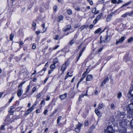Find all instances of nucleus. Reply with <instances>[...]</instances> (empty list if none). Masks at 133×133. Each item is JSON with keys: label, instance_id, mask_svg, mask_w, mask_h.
<instances>
[{"label": "nucleus", "instance_id": "obj_18", "mask_svg": "<svg viewBox=\"0 0 133 133\" xmlns=\"http://www.w3.org/2000/svg\"><path fill=\"white\" fill-rule=\"evenodd\" d=\"M58 61V59L57 58H54L53 61V63L56 64L57 63Z\"/></svg>", "mask_w": 133, "mask_h": 133}, {"label": "nucleus", "instance_id": "obj_25", "mask_svg": "<svg viewBox=\"0 0 133 133\" xmlns=\"http://www.w3.org/2000/svg\"><path fill=\"white\" fill-rule=\"evenodd\" d=\"M30 85L29 84L28 85L26 88V90L25 91V92L26 93H27L30 89Z\"/></svg>", "mask_w": 133, "mask_h": 133}, {"label": "nucleus", "instance_id": "obj_36", "mask_svg": "<svg viewBox=\"0 0 133 133\" xmlns=\"http://www.w3.org/2000/svg\"><path fill=\"white\" fill-rule=\"evenodd\" d=\"M42 95V92H40L39 94L37 95L36 96L37 98H39L41 96V95Z\"/></svg>", "mask_w": 133, "mask_h": 133}, {"label": "nucleus", "instance_id": "obj_32", "mask_svg": "<svg viewBox=\"0 0 133 133\" xmlns=\"http://www.w3.org/2000/svg\"><path fill=\"white\" fill-rule=\"evenodd\" d=\"M14 34L11 33L10 34V40L12 41V40L13 38L14 37Z\"/></svg>", "mask_w": 133, "mask_h": 133}, {"label": "nucleus", "instance_id": "obj_42", "mask_svg": "<svg viewBox=\"0 0 133 133\" xmlns=\"http://www.w3.org/2000/svg\"><path fill=\"white\" fill-rule=\"evenodd\" d=\"M89 125L88 121V120H86L85 121V126H88Z\"/></svg>", "mask_w": 133, "mask_h": 133}, {"label": "nucleus", "instance_id": "obj_12", "mask_svg": "<svg viewBox=\"0 0 133 133\" xmlns=\"http://www.w3.org/2000/svg\"><path fill=\"white\" fill-rule=\"evenodd\" d=\"M71 26L70 25H67L63 29V31L66 32L70 30L71 28Z\"/></svg>", "mask_w": 133, "mask_h": 133}, {"label": "nucleus", "instance_id": "obj_50", "mask_svg": "<svg viewBox=\"0 0 133 133\" xmlns=\"http://www.w3.org/2000/svg\"><path fill=\"white\" fill-rule=\"evenodd\" d=\"M69 72H68L67 73L66 76H65V78L64 79L65 80L66 79L68 78V75H69Z\"/></svg>", "mask_w": 133, "mask_h": 133}, {"label": "nucleus", "instance_id": "obj_58", "mask_svg": "<svg viewBox=\"0 0 133 133\" xmlns=\"http://www.w3.org/2000/svg\"><path fill=\"white\" fill-rule=\"evenodd\" d=\"M19 43L20 46H21L23 45V43L22 41H21L19 42Z\"/></svg>", "mask_w": 133, "mask_h": 133}, {"label": "nucleus", "instance_id": "obj_31", "mask_svg": "<svg viewBox=\"0 0 133 133\" xmlns=\"http://www.w3.org/2000/svg\"><path fill=\"white\" fill-rule=\"evenodd\" d=\"M36 90V88L35 87H34L32 89V92L30 94H32L33 93L35 92Z\"/></svg>", "mask_w": 133, "mask_h": 133}, {"label": "nucleus", "instance_id": "obj_53", "mask_svg": "<svg viewBox=\"0 0 133 133\" xmlns=\"http://www.w3.org/2000/svg\"><path fill=\"white\" fill-rule=\"evenodd\" d=\"M48 112V110L47 109H45L44 111L43 114L45 115H46V114Z\"/></svg>", "mask_w": 133, "mask_h": 133}, {"label": "nucleus", "instance_id": "obj_22", "mask_svg": "<svg viewBox=\"0 0 133 133\" xmlns=\"http://www.w3.org/2000/svg\"><path fill=\"white\" fill-rule=\"evenodd\" d=\"M25 81L21 83L18 86V89H19L20 88H22V85L25 83Z\"/></svg>", "mask_w": 133, "mask_h": 133}, {"label": "nucleus", "instance_id": "obj_9", "mask_svg": "<svg viewBox=\"0 0 133 133\" xmlns=\"http://www.w3.org/2000/svg\"><path fill=\"white\" fill-rule=\"evenodd\" d=\"M125 115L123 112H121L119 111L118 112L117 116L119 118H123L124 117Z\"/></svg>", "mask_w": 133, "mask_h": 133}, {"label": "nucleus", "instance_id": "obj_61", "mask_svg": "<svg viewBox=\"0 0 133 133\" xmlns=\"http://www.w3.org/2000/svg\"><path fill=\"white\" fill-rule=\"evenodd\" d=\"M97 20L95 19L93 22V23L94 24H95L97 22Z\"/></svg>", "mask_w": 133, "mask_h": 133}, {"label": "nucleus", "instance_id": "obj_44", "mask_svg": "<svg viewBox=\"0 0 133 133\" xmlns=\"http://www.w3.org/2000/svg\"><path fill=\"white\" fill-rule=\"evenodd\" d=\"M85 78L84 77L82 76V77L80 79V80L78 82V84H77V86L78 87V85L79 84V83L81 82L82 81L83 79Z\"/></svg>", "mask_w": 133, "mask_h": 133}, {"label": "nucleus", "instance_id": "obj_45", "mask_svg": "<svg viewBox=\"0 0 133 133\" xmlns=\"http://www.w3.org/2000/svg\"><path fill=\"white\" fill-rule=\"evenodd\" d=\"M36 45L35 44V43L33 44L32 46V49H36Z\"/></svg>", "mask_w": 133, "mask_h": 133}, {"label": "nucleus", "instance_id": "obj_49", "mask_svg": "<svg viewBox=\"0 0 133 133\" xmlns=\"http://www.w3.org/2000/svg\"><path fill=\"white\" fill-rule=\"evenodd\" d=\"M53 71V70L52 69H51L49 70L48 72V74L49 75L51 74L52 72Z\"/></svg>", "mask_w": 133, "mask_h": 133}, {"label": "nucleus", "instance_id": "obj_2", "mask_svg": "<svg viewBox=\"0 0 133 133\" xmlns=\"http://www.w3.org/2000/svg\"><path fill=\"white\" fill-rule=\"evenodd\" d=\"M129 108L128 111L129 112L131 117H133V103H131L129 104L128 105Z\"/></svg>", "mask_w": 133, "mask_h": 133}, {"label": "nucleus", "instance_id": "obj_27", "mask_svg": "<svg viewBox=\"0 0 133 133\" xmlns=\"http://www.w3.org/2000/svg\"><path fill=\"white\" fill-rule=\"evenodd\" d=\"M110 108L112 110L115 109V107L114 103H111L110 105Z\"/></svg>", "mask_w": 133, "mask_h": 133}, {"label": "nucleus", "instance_id": "obj_17", "mask_svg": "<svg viewBox=\"0 0 133 133\" xmlns=\"http://www.w3.org/2000/svg\"><path fill=\"white\" fill-rule=\"evenodd\" d=\"M92 13H94L95 14H97L98 13V12H96V8H94L92 9Z\"/></svg>", "mask_w": 133, "mask_h": 133}, {"label": "nucleus", "instance_id": "obj_4", "mask_svg": "<svg viewBox=\"0 0 133 133\" xmlns=\"http://www.w3.org/2000/svg\"><path fill=\"white\" fill-rule=\"evenodd\" d=\"M114 130L112 127L109 126L105 130V133H114Z\"/></svg>", "mask_w": 133, "mask_h": 133}, {"label": "nucleus", "instance_id": "obj_15", "mask_svg": "<svg viewBox=\"0 0 133 133\" xmlns=\"http://www.w3.org/2000/svg\"><path fill=\"white\" fill-rule=\"evenodd\" d=\"M62 118V117L61 116H59L58 118L57 121V124H59V125H61L62 124H63L64 123H59L61 119V118Z\"/></svg>", "mask_w": 133, "mask_h": 133}, {"label": "nucleus", "instance_id": "obj_20", "mask_svg": "<svg viewBox=\"0 0 133 133\" xmlns=\"http://www.w3.org/2000/svg\"><path fill=\"white\" fill-rule=\"evenodd\" d=\"M131 3V2H128L123 4L121 7V8H122L124 7V6H127L129 5Z\"/></svg>", "mask_w": 133, "mask_h": 133}, {"label": "nucleus", "instance_id": "obj_10", "mask_svg": "<svg viewBox=\"0 0 133 133\" xmlns=\"http://www.w3.org/2000/svg\"><path fill=\"white\" fill-rule=\"evenodd\" d=\"M93 79L92 76L91 75H89L87 76L86 78V81H91Z\"/></svg>", "mask_w": 133, "mask_h": 133}, {"label": "nucleus", "instance_id": "obj_62", "mask_svg": "<svg viewBox=\"0 0 133 133\" xmlns=\"http://www.w3.org/2000/svg\"><path fill=\"white\" fill-rule=\"evenodd\" d=\"M36 25V23L34 22H33L32 24V26L33 27H35Z\"/></svg>", "mask_w": 133, "mask_h": 133}, {"label": "nucleus", "instance_id": "obj_60", "mask_svg": "<svg viewBox=\"0 0 133 133\" xmlns=\"http://www.w3.org/2000/svg\"><path fill=\"white\" fill-rule=\"evenodd\" d=\"M57 8V6H55L53 8L54 10L56 12V9Z\"/></svg>", "mask_w": 133, "mask_h": 133}, {"label": "nucleus", "instance_id": "obj_54", "mask_svg": "<svg viewBox=\"0 0 133 133\" xmlns=\"http://www.w3.org/2000/svg\"><path fill=\"white\" fill-rule=\"evenodd\" d=\"M95 126L94 125H92V126L90 127V129L91 130H93L95 128Z\"/></svg>", "mask_w": 133, "mask_h": 133}, {"label": "nucleus", "instance_id": "obj_26", "mask_svg": "<svg viewBox=\"0 0 133 133\" xmlns=\"http://www.w3.org/2000/svg\"><path fill=\"white\" fill-rule=\"evenodd\" d=\"M14 108V107L13 106H12L10 109V110L8 112L11 113V115H12L13 114V111H12V110Z\"/></svg>", "mask_w": 133, "mask_h": 133}, {"label": "nucleus", "instance_id": "obj_41", "mask_svg": "<svg viewBox=\"0 0 133 133\" xmlns=\"http://www.w3.org/2000/svg\"><path fill=\"white\" fill-rule=\"evenodd\" d=\"M128 15L127 12H126L125 14L122 15L121 16V17H126Z\"/></svg>", "mask_w": 133, "mask_h": 133}, {"label": "nucleus", "instance_id": "obj_11", "mask_svg": "<svg viewBox=\"0 0 133 133\" xmlns=\"http://www.w3.org/2000/svg\"><path fill=\"white\" fill-rule=\"evenodd\" d=\"M109 80V78L108 77L105 78L104 80L102 82L101 86L103 87L104 86V84H105L107 82H108Z\"/></svg>", "mask_w": 133, "mask_h": 133}, {"label": "nucleus", "instance_id": "obj_6", "mask_svg": "<svg viewBox=\"0 0 133 133\" xmlns=\"http://www.w3.org/2000/svg\"><path fill=\"white\" fill-rule=\"evenodd\" d=\"M82 125V124L78 122V124L76 125V128L75 129V131L77 133L79 132L80 131L81 127Z\"/></svg>", "mask_w": 133, "mask_h": 133}, {"label": "nucleus", "instance_id": "obj_59", "mask_svg": "<svg viewBox=\"0 0 133 133\" xmlns=\"http://www.w3.org/2000/svg\"><path fill=\"white\" fill-rule=\"evenodd\" d=\"M75 10L77 11H78L80 10V9L79 7H77L75 8Z\"/></svg>", "mask_w": 133, "mask_h": 133}, {"label": "nucleus", "instance_id": "obj_46", "mask_svg": "<svg viewBox=\"0 0 133 133\" xmlns=\"http://www.w3.org/2000/svg\"><path fill=\"white\" fill-rule=\"evenodd\" d=\"M74 42V41L73 39H72L69 42V44L70 45H72L73 44Z\"/></svg>", "mask_w": 133, "mask_h": 133}, {"label": "nucleus", "instance_id": "obj_37", "mask_svg": "<svg viewBox=\"0 0 133 133\" xmlns=\"http://www.w3.org/2000/svg\"><path fill=\"white\" fill-rule=\"evenodd\" d=\"M88 26H87L86 25H84L82 26V27H81L80 29H81V31L82 30H83L86 27V28L88 27Z\"/></svg>", "mask_w": 133, "mask_h": 133}, {"label": "nucleus", "instance_id": "obj_63", "mask_svg": "<svg viewBox=\"0 0 133 133\" xmlns=\"http://www.w3.org/2000/svg\"><path fill=\"white\" fill-rule=\"evenodd\" d=\"M85 48V47H84L80 51V52H83V51L84 50Z\"/></svg>", "mask_w": 133, "mask_h": 133}, {"label": "nucleus", "instance_id": "obj_23", "mask_svg": "<svg viewBox=\"0 0 133 133\" xmlns=\"http://www.w3.org/2000/svg\"><path fill=\"white\" fill-rule=\"evenodd\" d=\"M110 37V36L107 35L104 38V40H103V41L104 42H105L108 39V38Z\"/></svg>", "mask_w": 133, "mask_h": 133}, {"label": "nucleus", "instance_id": "obj_3", "mask_svg": "<svg viewBox=\"0 0 133 133\" xmlns=\"http://www.w3.org/2000/svg\"><path fill=\"white\" fill-rule=\"evenodd\" d=\"M69 64V62L68 61H66L65 63L63 64L62 66L61 69V70L62 71V73H63L65 70L66 69V67Z\"/></svg>", "mask_w": 133, "mask_h": 133}, {"label": "nucleus", "instance_id": "obj_16", "mask_svg": "<svg viewBox=\"0 0 133 133\" xmlns=\"http://www.w3.org/2000/svg\"><path fill=\"white\" fill-rule=\"evenodd\" d=\"M56 66L55 64L53 63L50 65V68L51 69L54 70L55 69Z\"/></svg>", "mask_w": 133, "mask_h": 133}, {"label": "nucleus", "instance_id": "obj_40", "mask_svg": "<svg viewBox=\"0 0 133 133\" xmlns=\"http://www.w3.org/2000/svg\"><path fill=\"white\" fill-rule=\"evenodd\" d=\"M59 36L58 35H55L54 37V38L55 39L58 40L59 39Z\"/></svg>", "mask_w": 133, "mask_h": 133}, {"label": "nucleus", "instance_id": "obj_28", "mask_svg": "<svg viewBox=\"0 0 133 133\" xmlns=\"http://www.w3.org/2000/svg\"><path fill=\"white\" fill-rule=\"evenodd\" d=\"M111 18V15H109L107 18L106 20L108 22L110 21Z\"/></svg>", "mask_w": 133, "mask_h": 133}, {"label": "nucleus", "instance_id": "obj_51", "mask_svg": "<svg viewBox=\"0 0 133 133\" xmlns=\"http://www.w3.org/2000/svg\"><path fill=\"white\" fill-rule=\"evenodd\" d=\"M46 70V68H44L41 71H40L39 72H38V73L41 72L42 71H44V73L45 72V71Z\"/></svg>", "mask_w": 133, "mask_h": 133}, {"label": "nucleus", "instance_id": "obj_13", "mask_svg": "<svg viewBox=\"0 0 133 133\" xmlns=\"http://www.w3.org/2000/svg\"><path fill=\"white\" fill-rule=\"evenodd\" d=\"M18 89V90L17 92V96L18 97H20L21 96L23 93V90H22V88H20V89Z\"/></svg>", "mask_w": 133, "mask_h": 133}, {"label": "nucleus", "instance_id": "obj_14", "mask_svg": "<svg viewBox=\"0 0 133 133\" xmlns=\"http://www.w3.org/2000/svg\"><path fill=\"white\" fill-rule=\"evenodd\" d=\"M67 93H65L64 94L60 95L59 96V98L61 100H62L65 99L66 98L67 96Z\"/></svg>", "mask_w": 133, "mask_h": 133}, {"label": "nucleus", "instance_id": "obj_39", "mask_svg": "<svg viewBox=\"0 0 133 133\" xmlns=\"http://www.w3.org/2000/svg\"><path fill=\"white\" fill-rule=\"evenodd\" d=\"M122 95L121 93L120 92L118 94L117 97L118 98H119L121 97Z\"/></svg>", "mask_w": 133, "mask_h": 133}, {"label": "nucleus", "instance_id": "obj_19", "mask_svg": "<svg viewBox=\"0 0 133 133\" xmlns=\"http://www.w3.org/2000/svg\"><path fill=\"white\" fill-rule=\"evenodd\" d=\"M95 112L98 116H99L100 114V112L98 111V109L96 108L95 110Z\"/></svg>", "mask_w": 133, "mask_h": 133}, {"label": "nucleus", "instance_id": "obj_52", "mask_svg": "<svg viewBox=\"0 0 133 133\" xmlns=\"http://www.w3.org/2000/svg\"><path fill=\"white\" fill-rule=\"evenodd\" d=\"M84 96V95H83V94H82V95H80V96H79V98H78L79 100L80 101L81 98H82Z\"/></svg>", "mask_w": 133, "mask_h": 133}, {"label": "nucleus", "instance_id": "obj_21", "mask_svg": "<svg viewBox=\"0 0 133 133\" xmlns=\"http://www.w3.org/2000/svg\"><path fill=\"white\" fill-rule=\"evenodd\" d=\"M102 15V14H99L96 17V18L95 19L97 21L101 17Z\"/></svg>", "mask_w": 133, "mask_h": 133}, {"label": "nucleus", "instance_id": "obj_8", "mask_svg": "<svg viewBox=\"0 0 133 133\" xmlns=\"http://www.w3.org/2000/svg\"><path fill=\"white\" fill-rule=\"evenodd\" d=\"M125 38L126 37L125 36H123L120 39H119L118 40H117L116 44H117L119 43H122L124 41Z\"/></svg>", "mask_w": 133, "mask_h": 133}, {"label": "nucleus", "instance_id": "obj_7", "mask_svg": "<svg viewBox=\"0 0 133 133\" xmlns=\"http://www.w3.org/2000/svg\"><path fill=\"white\" fill-rule=\"evenodd\" d=\"M34 104L25 111L24 114V115L25 116L28 115L34 109Z\"/></svg>", "mask_w": 133, "mask_h": 133}, {"label": "nucleus", "instance_id": "obj_30", "mask_svg": "<svg viewBox=\"0 0 133 133\" xmlns=\"http://www.w3.org/2000/svg\"><path fill=\"white\" fill-rule=\"evenodd\" d=\"M67 13L69 15H71L72 14V11L70 9H68L67 10Z\"/></svg>", "mask_w": 133, "mask_h": 133}, {"label": "nucleus", "instance_id": "obj_56", "mask_svg": "<svg viewBox=\"0 0 133 133\" xmlns=\"http://www.w3.org/2000/svg\"><path fill=\"white\" fill-rule=\"evenodd\" d=\"M111 2L114 4L116 3H117V0H111Z\"/></svg>", "mask_w": 133, "mask_h": 133}, {"label": "nucleus", "instance_id": "obj_29", "mask_svg": "<svg viewBox=\"0 0 133 133\" xmlns=\"http://www.w3.org/2000/svg\"><path fill=\"white\" fill-rule=\"evenodd\" d=\"M101 30V28H99L96 30L94 32L95 34H97L99 33Z\"/></svg>", "mask_w": 133, "mask_h": 133}, {"label": "nucleus", "instance_id": "obj_64", "mask_svg": "<svg viewBox=\"0 0 133 133\" xmlns=\"http://www.w3.org/2000/svg\"><path fill=\"white\" fill-rule=\"evenodd\" d=\"M94 26V25L91 24L89 26V28L90 29H91Z\"/></svg>", "mask_w": 133, "mask_h": 133}, {"label": "nucleus", "instance_id": "obj_24", "mask_svg": "<svg viewBox=\"0 0 133 133\" xmlns=\"http://www.w3.org/2000/svg\"><path fill=\"white\" fill-rule=\"evenodd\" d=\"M63 17L62 16H60L57 18V21L58 22H60V21L63 20Z\"/></svg>", "mask_w": 133, "mask_h": 133}, {"label": "nucleus", "instance_id": "obj_34", "mask_svg": "<svg viewBox=\"0 0 133 133\" xmlns=\"http://www.w3.org/2000/svg\"><path fill=\"white\" fill-rule=\"evenodd\" d=\"M133 40V38L132 37H131L130 38L128 39V43H130L131 42H132Z\"/></svg>", "mask_w": 133, "mask_h": 133}, {"label": "nucleus", "instance_id": "obj_57", "mask_svg": "<svg viewBox=\"0 0 133 133\" xmlns=\"http://www.w3.org/2000/svg\"><path fill=\"white\" fill-rule=\"evenodd\" d=\"M14 97H13V96L11 97V98L10 99V100L9 101V103H10L12 101L13 99H14Z\"/></svg>", "mask_w": 133, "mask_h": 133}, {"label": "nucleus", "instance_id": "obj_48", "mask_svg": "<svg viewBox=\"0 0 133 133\" xmlns=\"http://www.w3.org/2000/svg\"><path fill=\"white\" fill-rule=\"evenodd\" d=\"M87 71H85V72L82 74V76L85 78L87 74Z\"/></svg>", "mask_w": 133, "mask_h": 133}, {"label": "nucleus", "instance_id": "obj_35", "mask_svg": "<svg viewBox=\"0 0 133 133\" xmlns=\"http://www.w3.org/2000/svg\"><path fill=\"white\" fill-rule=\"evenodd\" d=\"M83 52H80H80H79V56L77 58V60H76V62H77L78 61V60L79 59V58L80 57L82 56V53Z\"/></svg>", "mask_w": 133, "mask_h": 133}, {"label": "nucleus", "instance_id": "obj_55", "mask_svg": "<svg viewBox=\"0 0 133 133\" xmlns=\"http://www.w3.org/2000/svg\"><path fill=\"white\" fill-rule=\"evenodd\" d=\"M103 49V47L101 48L98 50V51H97L98 52H101L102 50Z\"/></svg>", "mask_w": 133, "mask_h": 133}, {"label": "nucleus", "instance_id": "obj_1", "mask_svg": "<svg viewBox=\"0 0 133 133\" xmlns=\"http://www.w3.org/2000/svg\"><path fill=\"white\" fill-rule=\"evenodd\" d=\"M127 122L125 121L124 119H122L119 123L118 125L121 127L119 130L120 133L129 132L128 131L129 129H128V127L129 126L127 125Z\"/></svg>", "mask_w": 133, "mask_h": 133}, {"label": "nucleus", "instance_id": "obj_33", "mask_svg": "<svg viewBox=\"0 0 133 133\" xmlns=\"http://www.w3.org/2000/svg\"><path fill=\"white\" fill-rule=\"evenodd\" d=\"M103 107V103H100L98 106V108L99 109H101Z\"/></svg>", "mask_w": 133, "mask_h": 133}, {"label": "nucleus", "instance_id": "obj_38", "mask_svg": "<svg viewBox=\"0 0 133 133\" xmlns=\"http://www.w3.org/2000/svg\"><path fill=\"white\" fill-rule=\"evenodd\" d=\"M127 12L128 15L130 16H131L133 14V10L130 12Z\"/></svg>", "mask_w": 133, "mask_h": 133}, {"label": "nucleus", "instance_id": "obj_43", "mask_svg": "<svg viewBox=\"0 0 133 133\" xmlns=\"http://www.w3.org/2000/svg\"><path fill=\"white\" fill-rule=\"evenodd\" d=\"M4 127L5 126L3 125H1L0 128V129L1 130H4L5 129L4 128Z\"/></svg>", "mask_w": 133, "mask_h": 133}, {"label": "nucleus", "instance_id": "obj_5", "mask_svg": "<svg viewBox=\"0 0 133 133\" xmlns=\"http://www.w3.org/2000/svg\"><path fill=\"white\" fill-rule=\"evenodd\" d=\"M128 96L129 98H133V84L130 87V90L128 94Z\"/></svg>", "mask_w": 133, "mask_h": 133}, {"label": "nucleus", "instance_id": "obj_47", "mask_svg": "<svg viewBox=\"0 0 133 133\" xmlns=\"http://www.w3.org/2000/svg\"><path fill=\"white\" fill-rule=\"evenodd\" d=\"M130 124L132 127L133 128V118L131 121L130 122Z\"/></svg>", "mask_w": 133, "mask_h": 133}]
</instances>
